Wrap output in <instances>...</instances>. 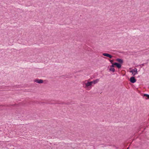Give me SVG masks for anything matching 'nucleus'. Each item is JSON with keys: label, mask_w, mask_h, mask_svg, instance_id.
<instances>
[{"label": "nucleus", "mask_w": 149, "mask_h": 149, "mask_svg": "<svg viewBox=\"0 0 149 149\" xmlns=\"http://www.w3.org/2000/svg\"><path fill=\"white\" fill-rule=\"evenodd\" d=\"M136 79H135V77H131L130 79V81L132 83H134L136 81Z\"/></svg>", "instance_id": "obj_1"}, {"label": "nucleus", "mask_w": 149, "mask_h": 149, "mask_svg": "<svg viewBox=\"0 0 149 149\" xmlns=\"http://www.w3.org/2000/svg\"><path fill=\"white\" fill-rule=\"evenodd\" d=\"M102 55L104 56H106V57H107L110 58H111L112 57V56H111V54H108V53H103L102 54Z\"/></svg>", "instance_id": "obj_2"}, {"label": "nucleus", "mask_w": 149, "mask_h": 149, "mask_svg": "<svg viewBox=\"0 0 149 149\" xmlns=\"http://www.w3.org/2000/svg\"><path fill=\"white\" fill-rule=\"evenodd\" d=\"M34 82L38 84H41L43 83V81L42 79H36L34 80Z\"/></svg>", "instance_id": "obj_3"}, {"label": "nucleus", "mask_w": 149, "mask_h": 149, "mask_svg": "<svg viewBox=\"0 0 149 149\" xmlns=\"http://www.w3.org/2000/svg\"><path fill=\"white\" fill-rule=\"evenodd\" d=\"M85 87L86 88L88 87L89 86H91L92 85L91 81L90 82L88 81L87 83H86L85 84Z\"/></svg>", "instance_id": "obj_4"}, {"label": "nucleus", "mask_w": 149, "mask_h": 149, "mask_svg": "<svg viewBox=\"0 0 149 149\" xmlns=\"http://www.w3.org/2000/svg\"><path fill=\"white\" fill-rule=\"evenodd\" d=\"M99 79H96L95 80H94L92 81H91L92 85V84H95L97 83L99 81Z\"/></svg>", "instance_id": "obj_5"}, {"label": "nucleus", "mask_w": 149, "mask_h": 149, "mask_svg": "<svg viewBox=\"0 0 149 149\" xmlns=\"http://www.w3.org/2000/svg\"><path fill=\"white\" fill-rule=\"evenodd\" d=\"M114 65H115L118 68H120L121 67V65L120 63H114Z\"/></svg>", "instance_id": "obj_6"}, {"label": "nucleus", "mask_w": 149, "mask_h": 149, "mask_svg": "<svg viewBox=\"0 0 149 149\" xmlns=\"http://www.w3.org/2000/svg\"><path fill=\"white\" fill-rule=\"evenodd\" d=\"M116 61L122 64L123 63V61L122 59L120 58H117L116 59Z\"/></svg>", "instance_id": "obj_7"}, {"label": "nucleus", "mask_w": 149, "mask_h": 149, "mask_svg": "<svg viewBox=\"0 0 149 149\" xmlns=\"http://www.w3.org/2000/svg\"><path fill=\"white\" fill-rule=\"evenodd\" d=\"M109 70L110 71H111L113 72H114L115 71V69L113 68H111L110 69H109Z\"/></svg>", "instance_id": "obj_8"}, {"label": "nucleus", "mask_w": 149, "mask_h": 149, "mask_svg": "<svg viewBox=\"0 0 149 149\" xmlns=\"http://www.w3.org/2000/svg\"><path fill=\"white\" fill-rule=\"evenodd\" d=\"M133 72L136 74H138L137 69L136 68L133 69Z\"/></svg>", "instance_id": "obj_9"}, {"label": "nucleus", "mask_w": 149, "mask_h": 149, "mask_svg": "<svg viewBox=\"0 0 149 149\" xmlns=\"http://www.w3.org/2000/svg\"><path fill=\"white\" fill-rule=\"evenodd\" d=\"M144 96L146 97H147L148 99H149V95L146 94H145L144 95Z\"/></svg>", "instance_id": "obj_10"}, {"label": "nucleus", "mask_w": 149, "mask_h": 149, "mask_svg": "<svg viewBox=\"0 0 149 149\" xmlns=\"http://www.w3.org/2000/svg\"><path fill=\"white\" fill-rule=\"evenodd\" d=\"M109 61H110V62L111 63H113V60H109Z\"/></svg>", "instance_id": "obj_11"}, {"label": "nucleus", "mask_w": 149, "mask_h": 149, "mask_svg": "<svg viewBox=\"0 0 149 149\" xmlns=\"http://www.w3.org/2000/svg\"><path fill=\"white\" fill-rule=\"evenodd\" d=\"M114 65H114V63H112L111 67V68H113L114 67Z\"/></svg>", "instance_id": "obj_12"}, {"label": "nucleus", "mask_w": 149, "mask_h": 149, "mask_svg": "<svg viewBox=\"0 0 149 149\" xmlns=\"http://www.w3.org/2000/svg\"><path fill=\"white\" fill-rule=\"evenodd\" d=\"M133 69L130 71V72L131 73H132V74H133Z\"/></svg>", "instance_id": "obj_13"}, {"label": "nucleus", "mask_w": 149, "mask_h": 149, "mask_svg": "<svg viewBox=\"0 0 149 149\" xmlns=\"http://www.w3.org/2000/svg\"><path fill=\"white\" fill-rule=\"evenodd\" d=\"M144 63H143L142 64H141V65H142V66H143L144 65Z\"/></svg>", "instance_id": "obj_14"}, {"label": "nucleus", "mask_w": 149, "mask_h": 149, "mask_svg": "<svg viewBox=\"0 0 149 149\" xmlns=\"http://www.w3.org/2000/svg\"><path fill=\"white\" fill-rule=\"evenodd\" d=\"M135 74V73H134V72H133V74H132L134 76L135 74Z\"/></svg>", "instance_id": "obj_15"}, {"label": "nucleus", "mask_w": 149, "mask_h": 149, "mask_svg": "<svg viewBox=\"0 0 149 149\" xmlns=\"http://www.w3.org/2000/svg\"><path fill=\"white\" fill-rule=\"evenodd\" d=\"M129 149V147H128L127 149Z\"/></svg>", "instance_id": "obj_16"}]
</instances>
